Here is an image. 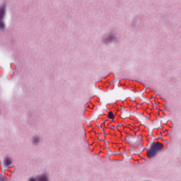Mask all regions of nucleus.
<instances>
[{
    "instance_id": "f257e3e1",
    "label": "nucleus",
    "mask_w": 181,
    "mask_h": 181,
    "mask_svg": "<svg viewBox=\"0 0 181 181\" xmlns=\"http://www.w3.org/2000/svg\"><path fill=\"white\" fill-rule=\"evenodd\" d=\"M163 144L159 142L153 143L151 144L150 148L147 151V157L152 159L158 152L162 151Z\"/></svg>"
},
{
    "instance_id": "f03ea898",
    "label": "nucleus",
    "mask_w": 181,
    "mask_h": 181,
    "mask_svg": "<svg viewBox=\"0 0 181 181\" xmlns=\"http://www.w3.org/2000/svg\"><path fill=\"white\" fill-rule=\"evenodd\" d=\"M4 13H5V6L0 7V29H4V28H5V24H4V22L2 21Z\"/></svg>"
},
{
    "instance_id": "7ed1b4c3",
    "label": "nucleus",
    "mask_w": 181,
    "mask_h": 181,
    "mask_svg": "<svg viewBox=\"0 0 181 181\" xmlns=\"http://www.w3.org/2000/svg\"><path fill=\"white\" fill-rule=\"evenodd\" d=\"M28 181H47V177L46 175H42L36 178V180L33 178H30Z\"/></svg>"
},
{
    "instance_id": "20e7f679",
    "label": "nucleus",
    "mask_w": 181,
    "mask_h": 181,
    "mask_svg": "<svg viewBox=\"0 0 181 181\" xmlns=\"http://www.w3.org/2000/svg\"><path fill=\"white\" fill-rule=\"evenodd\" d=\"M130 114H131V112H129L128 110H123L121 115L122 118H123L124 119H125V118H129Z\"/></svg>"
},
{
    "instance_id": "39448f33",
    "label": "nucleus",
    "mask_w": 181,
    "mask_h": 181,
    "mask_svg": "<svg viewBox=\"0 0 181 181\" xmlns=\"http://www.w3.org/2000/svg\"><path fill=\"white\" fill-rule=\"evenodd\" d=\"M12 163V159H11L9 157H7L4 159V165L6 166H9Z\"/></svg>"
},
{
    "instance_id": "423d86ee",
    "label": "nucleus",
    "mask_w": 181,
    "mask_h": 181,
    "mask_svg": "<svg viewBox=\"0 0 181 181\" xmlns=\"http://www.w3.org/2000/svg\"><path fill=\"white\" fill-rule=\"evenodd\" d=\"M107 117H108V118H110V119H114V118H115L114 113H112V112H109Z\"/></svg>"
},
{
    "instance_id": "0eeeda50",
    "label": "nucleus",
    "mask_w": 181,
    "mask_h": 181,
    "mask_svg": "<svg viewBox=\"0 0 181 181\" xmlns=\"http://www.w3.org/2000/svg\"><path fill=\"white\" fill-rule=\"evenodd\" d=\"M33 144H37L39 142L38 138H34L33 140Z\"/></svg>"
},
{
    "instance_id": "6e6552de",
    "label": "nucleus",
    "mask_w": 181,
    "mask_h": 181,
    "mask_svg": "<svg viewBox=\"0 0 181 181\" xmlns=\"http://www.w3.org/2000/svg\"><path fill=\"white\" fill-rule=\"evenodd\" d=\"M7 179H6V177H2L0 178V181H6Z\"/></svg>"
},
{
    "instance_id": "1a4fd4ad",
    "label": "nucleus",
    "mask_w": 181,
    "mask_h": 181,
    "mask_svg": "<svg viewBox=\"0 0 181 181\" xmlns=\"http://www.w3.org/2000/svg\"><path fill=\"white\" fill-rule=\"evenodd\" d=\"M110 129H117V127L115 126H110Z\"/></svg>"
},
{
    "instance_id": "9d476101",
    "label": "nucleus",
    "mask_w": 181,
    "mask_h": 181,
    "mask_svg": "<svg viewBox=\"0 0 181 181\" xmlns=\"http://www.w3.org/2000/svg\"><path fill=\"white\" fill-rule=\"evenodd\" d=\"M139 141H142V136H140L139 137Z\"/></svg>"
},
{
    "instance_id": "9b49d317",
    "label": "nucleus",
    "mask_w": 181,
    "mask_h": 181,
    "mask_svg": "<svg viewBox=\"0 0 181 181\" xmlns=\"http://www.w3.org/2000/svg\"><path fill=\"white\" fill-rule=\"evenodd\" d=\"M122 111L125 110V107H122Z\"/></svg>"
}]
</instances>
